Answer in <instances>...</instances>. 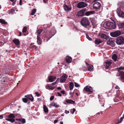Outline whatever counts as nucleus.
Listing matches in <instances>:
<instances>
[{
  "mask_svg": "<svg viewBox=\"0 0 124 124\" xmlns=\"http://www.w3.org/2000/svg\"><path fill=\"white\" fill-rule=\"evenodd\" d=\"M80 23L82 26L85 27H86L90 24L88 18L85 17L82 18Z\"/></svg>",
  "mask_w": 124,
  "mask_h": 124,
  "instance_id": "obj_1",
  "label": "nucleus"
},
{
  "mask_svg": "<svg viewBox=\"0 0 124 124\" xmlns=\"http://www.w3.org/2000/svg\"><path fill=\"white\" fill-rule=\"evenodd\" d=\"M42 30H39L36 32L37 35V42L39 45L41 43V39L40 38V33L42 32Z\"/></svg>",
  "mask_w": 124,
  "mask_h": 124,
  "instance_id": "obj_2",
  "label": "nucleus"
},
{
  "mask_svg": "<svg viewBox=\"0 0 124 124\" xmlns=\"http://www.w3.org/2000/svg\"><path fill=\"white\" fill-rule=\"evenodd\" d=\"M99 36L102 38L106 39L107 40V43L108 44L110 45L111 44V42L110 41V40L109 37L105 34L103 33H100L99 34Z\"/></svg>",
  "mask_w": 124,
  "mask_h": 124,
  "instance_id": "obj_3",
  "label": "nucleus"
},
{
  "mask_svg": "<svg viewBox=\"0 0 124 124\" xmlns=\"http://www.w3.org/2000/svg\"><path fill=\"white\" fill-rule=\"evenodd\" d=\"M121 34V31L119 30H117L110 33V35L111 36L114 37L118 36Z\"/></svg>",
  "mask_w": 124,
  "mask_h": 124,
  "instance_id": "obj_4",
  "label": "nucleus"
},
{
  "mask_svg": "<svg viewBox=\"0 0 124 124\" xmlns=\"http://www.w3.org/2000/svg\"><path fill=\"white\" fill-rule=\"evenodd\" d=\"M124 42V38L122 36H120L117 39L116 42L117 44L120 45L123 44Z\"/></svg>",
  "mask_w": 124,
  "mask_h": 124,
  "instance_id": "obj_5",
  "label": "nucleus"
},
{
  "mask_svg": "<svg viewBox=\"0 0 124 124\" xmlns=\"http://www.w3.org/2000/svg\"><path fill=\"white\" fill-rule=\"evenodd\" d=\"M8 118L6 119V120L13 123L15 121L14 118H15L14 114H10L8 116Z\"/></svg>",
  "mask_w": 124,
  "mask_h": 124,
  "instance_id": "obj_6",
  "label": "nucleus"
},
{
  "mask_svg": "<svg viewBox=\"0 0 124 124\" xmlns=\"http://www.w3.org/2000/svg\"><path fill=\"white\" fill-rule=\"evenodd\" d=\"M87 4L83 2H81L78 3L77 5L78 8H83L86 7Z\"/></svg>",
  "mask_w": 124,
  "mask_h": 124,
  "instance_id": "obj_7",
  "label": "nucleus"
},
{
  "mask_svg": "<svg viewBox=\"0 0 124 124\" xmlns=\"http://www.w3.org/2000/svg\"><path fill=\"white\" fill-rule=\"evenodd\" d=\"M117 12L118 16L122 18L124 17V12L121 11L119 8L117 9Z\"/></svg>",
  "mask_w": 124,
  "mask_h": 124,
  "instance_id": "obj_8",
  "label": "nucleus"
},
{
  "mask_svg": "<svg viewBox=\"0 0 124 124\" xmlns=\"http://www.w3.org/2000/svg\"><path fill=\"white\" fill-rule=\"evenodd\" d=\"M50 36L49 37V38L47 39H46V41H47L50 38L53 36H54L55 33V31L54 28H53L51 31H50Z\"/></svg>",
  "mask_w": 124,
  "mask_h": 124,
  "instance_id": "obj_9",
  "label": "nucleus"
},
{
  "mask_svg": "<svg viewBox=\"0 0 124 124\" xmlns=\"http://www.w3.org/2000/svg\"><path fill=\"white\" fill-rule=\"evenodd\" d=\"M84 90L86 92H92L93 91L92 88L89 86H86L84 88Z\"/></svg>",
  "mask_w": 124,
  "mask_h": 124,
  "instance_id": "obj_10",
  "label": "nucleus"
},
{
  "mask_svg": "<svg viewBox=\"0 0 124 124\" xmlns=\"http://www.w3.org/2000/svg\"><path fill=\"white\" fill-rule=\"evenodd\" d=\"M100 3L97 2H96L93 5V8L95 9L99 8L101 7Z\"/></svg>",
  "mask_w": 124,
  "mask_h": 124,
  "instance_id": "obj_11",
  "label": "nucleus"
},
{
  "mask_svg": "<svg viewBox=\"0 0 124 124\" xmlns=\"http://www.w3.org/2000/svg\"><path fill=\"white\" fill-rule=\"evenodd\" d=\"M109 29H115L116 27V25L115 23L110 22Z\"/></svg>",
  "mask_w": 124,
  "mask_h": 124,
  "instance_id": "obj_12",
  "label": "nucleus"
},
{
  "mask_svg": "<svg viewBox=\"0 0 124 124\" xmlns=\"http://www.w3.org/2000/svg\"><path fill=\"white\" fill-rule=\"evenodd\" d=\"M67 78V76L66 74H63L61 77L60 82L61 83H62L64 82Z\"/></svg>",
  "mask_w": 124,
  "mask_h": 124,
  "instance_id": "obj_13",
  "label": "nucleus"
},
{
  "mask_svg": "<svg viewBox=\"0 0 124 124\" xmlns=\"http://www.w3.org/2000/svg\"><path fill=\"white\" fill-rule=\"evenodd\" d=\"M64 10L66 12L69 11L71 9V7L70 6H68L65 4L64 5Z\"/></svg>",
  "mask_w": 124,
  "mask_h": 124,
  "instance_id": "obj_14",
  "label": "nucleus"
},
{
  "mask_svg": "<svg viewBox=\"0 0 124 124\" xmlns=\"http://www.w3.org/2000/svg\"><path fill=\"white\" fill-rule=\"evenodd\" d=\"M111 61L108 60L106 62V66L105 68L106 69H108L110 67V65L111 63Z\"/></svg>",
  "mask_w": 124,
  "mask_h": 124,
  "instance_id": "obj_15",
  "label": "nucleus"
},
{
  "mask_svg": "<svg viewBox=\"0 0 124 124\" xmlns=\"http://www.w3.org/2000/svg\"><path fill=\"white\" fill-rule=\"evenodd\" d=\"M86 9H84L79 11L77 14V15L78 16H82L84 15L85 12L86 11Z\"/></svg>",
  "mask_w": 124,
  "mask_h": 124,
  "instance_id": "obj_16",
  "label": "nucleus"
},
{
  "mask_svg": "<svg viewBox=\"0 0 124 124\" xmlns=\"http://www.w3.org/2000/svg\"><path fill=\"white\" fill-rule=\"evenodd\" d=\"M48 78L49 81L50 82H52L55 80L56 79V77L53 76H50L48 77Z\"/></svg>",
  "mask_w": 124,
  "mask_h": 124,
  "instance_id": "obj_17",
  "label": "nucleus"
},
{
  "mask_svg": "<svg viewBox=\"0 0 124 124\" xmlns=\"http://www.w3.org/2000/svg\"><path fill=\"white\" fill-rule=\"evenodd\" d=\"M109 22H105L103 24V27L106 29H109Z\"/></svg>",
  "mask_w": 124,
  "mask_h": 124,
  "instance_id": "obj_18",
  "label": "nucleus"
},
{
  "mask_svg": "<svg viewBox=\"0 0 124 124\" xmlns=\"http://www.w3.org/2000/svg\"><path fill=\"white\" fill-rule=\"evenodd\" d=\"M119 76L121 78V81L122 82H124V73L123 71H121L119 74Z\"/></svg>",
  "mask_w": 124,
  "mask_h": 124,
  "instance_id": "obj_19",
  "label": "nucleus"
},
{
  "mask_svg": "<svg viewBox=\"0 0 124 124\" xmlns=\"http://www.w3.org/2000/svg\"><path fill=\"white\" fill-rule=\"evenodd\" d=\"M86 64L87 66L88 70L90 71H92L93 70V67L92 65L89 64L87 62L86 63Z\"/></svg>",
  "mask_w": 124,
  "mask_h": 124,
  "instance_id": "obj_20",
  "label": "nucleus"
},
{
  "mask_svg": "<svg viewBox=\"0 0 124 124\" xmlns=\"http://www.w3.org/2000/svg\"><path fill=\"white\" fill-rule=\"evenodd\" d=\"M49 106L50 108L53 106L56 108H58L59 107L58 105H57V103H56L54 102L51 103L49 105Z\"/></svg>",
  "mask_w": 124,
  "mask_h": 124,
  "instance_id": "obj_21",
  "label": "nucleus"
},
{
  "mask_svg": "<svg viewBox=\"0 0 124 124\" xmlns=\"http://www.w3.org/2000/svg\"><path fill=\"white\" fill-rule=\"evenodd\" d=\"M95 13V12L94 11H88L86 12L85 15L87 16H88Z\"/></svg>",
  "mask_w": 124,
  "mask_h": 124,
  "instance_id": "obj_22",
  "label": "nucleus"
},
{
  "mask_svg": "<svg viewBox=\"0 0 124 124\" xmlns=\"http://www.w3.org/2000/svg\"><path fill=\"white\" fill-rule=\"evenodd\" d=\"M66 62L68 63H70L72 61V58L69 56H67L66 57Z\"/></svg>",
  "mask_w": 124,
  "mask_h": 124,
  "instance_id": "obj_23",
  "label": "nucleus"
},
{
  "mask_svg": "<svg viewBox=\"0 0 124 124\" xmlns=\"http://www.w3.org/2000/svg\"><path fill=\"white\" fill-rule=\"evenodd\" d=\"M25 97H26L28 99L30 100L31 101H33V98L31 94L27 96L25 95Z\"/></svg>",
  "mask_w": 124,
  "mask_h": 124,
  "instance_id": "obj_24",
  "label": "nucleus"
},
{
  "mask_svg": "<svg viewBox=\"0 0 124 124\" xmlns=\"http://www.w3.org/2000/svg\"><path fill=\"white\" fill-rule=\"evenodd\" d=\"M118 5L119 6V8H122L124 7V1H122L119 2L118 3Z\"/></svg>",
  "mask_w": 124,
  "mask_h": 124,
  "instance_id": "obj_25",
  "label": "nucleus"
},
{
  "mask_svg": "<svg viewBox=\"0 0 124 124\" xmlns=\"http://www.w3.org/2000/svg\"><path fill=\"white\" fill-rule=\"evenodd\" d=\"M46 87L47 89L52 90L55 88V87L54 86H52L49 85H47L46 86Z\"/></svg>",
  "mask_w": 124,
  "mask_h": 124,
  "instance_id": "obj_26",
  "label": "nucleus"
},
{
  "mask_svg": "<svg viewBox=\"0 0 124 124\" xmlns=\"http://www.w3.org/2000/svg\"><path fill=\"white\" fill-rule=\"evenodd\" d=\"M69 83V90L71 91L72 90L74 86V84L72 82H70Z\"/></svg>",
  "mask_w": 124,
  "mask_h": 124,
  "instance_id": "obj_27",
  "label": "nucleus"
},
{
  "mask_svg": "<svg viewBox=\"0 0 124 124\" xmlns=\"http://www.w3.org/2000/svg\"><path fill=\"white\" fill-rule=\"evenodd\" d=\"M16 120H18L21 121L23 123H24L26 122V121L23 118H19V119H16Z\"/></svg>",
  "mask_w": 124,
  "mask_h": 124,
  "instance_id": "obj_28",
  "label": "nucleus"
},
{
  "mask_svg": "<svg viewBox=\"0 0 124 124\" xmlns=\"http://www.w3.org/2000/svg\"><path fill=\"white\" fill-rule=\"evenodd\" d=\"M117 58V56L115 54H113L112 56V59L115 62H116V61Z\"/></svg>",
  "mask_w": 124,
  "mask_h": 124,
  "instance_id": "obj_29",
  "label": "nucleus"
},
{
  "mask_svg": "<svg viewBox=\"0 0 124 124\" xmlns=\"http://www.w3.org/2000/svg\"><path fill=\"white\" fill-rule=\"evenodd\" d=\"M101 42V40L98 39H96L95 40V43L97 45H98Z\"/></svg>",
  "mask_w": 124,
  "mask_h": 124,
  "instance_id": "obj_30",
  "label": "nucleus"
},
{
  "mask_svg": "<svg viewBox=\"0 0 124 124\" xmlns=\"http://www.w3.org/2000/svg\"><path fill=\"white\" fill-rule=\"evenodd\" d=\"M13 42L16 45H18L20 44L19 41L17 39H16L13 40Z\"/></svg>",
  "mask_w": 124,
  "mask_h": 124,
  "instance_id": "obj_31",
  "label": "nucleus"
},
{
  "mask_svg": "<svg viewBox=\"0 0 124 124\" xmlns=\"http://www.w3.org/2000/svg\"><path fill=\"white\" fill-rule=\"evenodd\" d=\"M0 23L4 24H6L7 23V22H5L4 20L2 19H0Z\"/></svg>",
  "mask_w": 124,
  "mask_h": 124,
  "instance_id": "obj_32",
  "label": "nucleus"
},
{
  "mask_svg": "<svg viewBox=\"0 0 124 124\" xmlns=\"http://www.w3.org/2000/svg\"><path fill=\"white\" fill-rule=\"evenodd\" d=\"M66 102L68 103L71 104H73L75 102L74 101L71 100H67L66 101Z\"/></svg>",
  "mask_w": 124,
  "mask_h": 124,
  "instance_id": "obj_33",
  "label": "nucleus"
},
{
  "mask_svg": "<svg viewBox=\"0 0 124 124\" xmlns=\"http://www.w3.org/2000/svg\"><path fill=\"white\" fill-rule=\"evenodd\" d=\"M43 109L45 112H48V108L44 105L43 106Z\"/></svg>",
  "mask_w": 124,
  "mask_h": 124,
  "instance_id": "obj_34",
  "label": "nucleus"
},
{
  "mask_svg": "<svg viewBox=\"0 0 124 124\" xmlns=\"http://www.w3.org/2000/svg\"><path fill=\"white\" fill-rule=\"evenodd\" d=\"M36 11V9L34 8L32 10L31 15H33L35 13Z\"/></svg>",
  "mask_w": 124,
  "mask_h": 124,
  "instance_id": "obj_35",
  "label": "nucleus"
},
{
  "mask_svg": "<svg viewBox=\"0 0 124 124\" xmlns=\"http://www.w3.org/2000/svg\"><path fill=\"white\" fill-rule=\"evenodd\" d=\"M90 20L93 25H94L96 23L95 21L93 18L90 19Z\"/></svg>",
  "mask_w": 124,
  "mask_h": 124,
  "instance_id": "obj_36",
  "label": "nucleus"
},
{
  "mask_svg": "<svg viewBox=\"0 0 124 124\" xmlns=\"http://www.w3.org/2000/svg\"><path fill=\"white\" fill-rule=\"evenodd\" d=\"M27 31V27L26 26L24 27L23 28L22 31L23 32H25Z\"/></svg>",
  "mask_w": 124,
  "mask_h": 124,
  "instance_id": "obj_37",
  "label": "nucleus"
},
{
  "mask_svg": "<svg viewBox=\"0 0 124 124\" xmlns=\"http://www.w3.org/2000/svg\"><path fill=\"white\" fill-rule=\"evenodd\" d=\"M75 86L76 87H80V85L76 82L74 83Z\"/></svg>",
  "mask_w": 124,
  "mask_h": 124,
  "instance_id": "obj_38",
  "label": "nucleus"
},
{
  "mask_svg": "<svg viewBox=\"0 0 124 124\" xmlns=\"http://www.w3.org/2000/svg\"><path fill=\"white\" fill-rule=\"evenodd\" d=\"M23 102L25 103H26L28 101V99L26 98H23Z\"/></svg>",
  "mask_w": 124,
  "mask_h": 124,
  "instance_id": "obj_39",
  "label": "nucleus"
},
{
  "mask_svg": "<svg viewBox=\"0 0 124 124\" xmlns=\"http://www.w3.org/2000/svg\"><path fill=\"white\" fill-rule=\"evenodd\" d=\"M12 2V4L13 5H14L15 4L16 1V0H10Z\"/></svg>",
  "mask_w": 124,
  "mask_h": 124,
  "instance_id": "obj_40",
  "label": "nucleus"
},
{
  "mask_svg": "<svg viewBox=\"0 0 124 124\" xmlns=\"http://www.w3.org/2000/svg\"><path fill=\"white\" fill-rule=\"evenodd\" d=\"M124 70V68L123 67H120L117 69V70L119 71L120 70Z\"/></svg>",
  "mask_w": 124,
  "mask_h": 124,
  "instance_id": "obj_41",
  "label": "nucleus"
},
{
  "mask_svg": "<svg viewBox=\"0 0 124 124\" xmlns=\"http://www.w3.org/2000/svg\"><path fill=\"white\" fill-rule=\"evenodd\" d=\"M15 10L14 9H12L9 11V12L10 13H14Z\"/></svg>",
  "mask_w": 124,
  "mask_h": 124,
  "instance_id": "obj_42",
  "label": "nucleus"
},
{
  "mask_svg": "<svg viewBox=\"0 0 124 124\" xmlns=\"http://www.w3.org/2000/svg\"><path fill=\"white\" fill-rule=\"evenodd\" d=\"M86 38L89 40H91V39L89 37L88 35L87 34H86Z\"/></svg>",
  "mask_w": 124,
  "mask_h": 124,
  "instance_id": "obj_43",
  "label": "nucleus"
},
{
  "mask_svg": "<svg viewBox=\"0 0 124 124\" xmlns=\"http://www.w3.org/2000/svg\"><path fill=\"white\" fill-rule=\"evenodd\" d=\"M58 78H57V80H56L55 82L52 83V85H55L58 82H57V80H58ZM58 79H59V78H58Z\"/></svg>",
  "mask_w": 124,
  "mask_h": 124,
  "instance_id": "obj_44",
  "label": "nucleus"
},
{
  "mask_svg": "<svg viewBox=\"0 0 124 124\" xmlns=\"http://www.w3.org/2000/svg\"><path fill=\"white\" fill-rule=\"evenodd\" d=\"M76 111V109L75 108H73V109L72 111H71L70 112L72 113V114H73Z\"/></svg>",
  "mask_w": 124,
  "mask_h": 124,
  "instance_id": "obj_45",
  "label": "nucleus"
},
{
  "mask_svg": "<svg viewBox=\"0 0 124 124\" xmlns=\"http://www.w3.org/2000/svg\"><path fill=\"white\" fill-rule=\"evenodd\" d=\"M35 93L37 97H39L40 95L39 93L37 92H35Z\"/></svg>",
  "mask_w": 124,
  "mask_h": 124,
  "instance_id": "obj_46",
  "label": "nucleus"
},
{
  "mask_svg": "<svg viewBox=\"0 0 124 124\" xmlns=\"http://www.w3.org/2000/svg\"><path fill=\"white\" fill-rule=\"evenodd\" d=\"M61 93L63 94H65V91L64 90H62L61 91Z\"/></svg>",
  "mask_w": 124,
  "mask_h": 124,
  "instance_id": "obj_47",
  "label": "nucleus"
},
{
  "mask_svg": "<svg viewBox=\"0 0 124 124\" xmlns=\"http://www.w3.org/2000/svg\"><path fill=\"white\" fill-rule=\"evenodd\" d=\"M54 99V96H53L51 97L50 98V101H52Z\"/></svg>",
  "mask_w": 124,
  "mask_h": 124,
  "instance_id": "obj_48",
  "label": "nucleus"
},
{
  "mask_svg": "<svg viewBox=\"0 0 124 124\" xmlns=\"http://www.w3.org/2000/svg\"><path fill=\"white\" fill-rule=\"evenodd\" d=\"M32 48H33L36 49L37 48V47L35 45H33L32 46Z\"/></svg>",
  "mask_w": 124,
  "mask_h": 124,
  "instance_id": "obj_49",
  "label": "nucleus"
},
{
  "mask_svg": "<svg viewBox=\"0 0 124 124\" xmlns=\"http://www.w3.org/2000/svg\"><path fill=\"white\" fill-rule=\"evenodd\" d=\"M3 115H0V119H3Z\"/></svg>",
  "mask_w": 124,
  "mask_h": 124,
  "instance_id": "obj_50",
  "label": "nucleus"
},
{
  "mask_svg": "<svg viewBox=\"0 0 124 124\" xmlns=\"http://www.w3.org/2000/svg\"><path fill=\"white\" fill-rule=\"evenodd\" d=\"M57 94L58 96H62V94L59 93L58 92L57 93Z\"/></svg>",
  "mask_w": 124,
  "mask_h": 124,
  "instance_id": "obj_51",
  "label": "nucleus"
},
{
  "mask_svg": "<svg viewBox=\"0 0 124 124\" xmlns=\"http://www.w3.org/2000/svg\"><path fill=\"white\" fill-rule=\"evenodd\" d=\"M65 113L66 114H68L69 113V111H67V110H65Z\"/></svg>",
  "mask_w": 124,
  "mask_h": 124,
  "instance_id": "obj_52",
  "label": "nucleus"
},
{
  "mask_svg": "<svg viewBox=\"0 0 124 124\" xmlns=\"http://www.w3.org/2000/svg\"><path fill=\"white\" fill-rule=\"evenodd\" d=\"M115 89H119L120 88L119 87V86H116L115 87Z\"/></svg>",
  "mask_w": 124,
  "mask_h": 124,
  "instance_id": "obj_53",
  "label": "nucleus"
},
{
  "mask_svg": "<svg viewBox=\"0 0 124 124\" xmlns=\"http://www.w3.org/2000/svg\"><path fill=\"white\" fill-rule=\"evenodd\" d=\"M83 68V70L84 71H85L87 70V69L86 68H85V67H84Z\"/></svg>",
  "mask_w": 124,
  "mask_h": 124,
  "instance_id": "obj_54",
  "label": "nucleus"
},
{
  "mask_svg": "<svg viewBox=\"0 0 124 124\" xmlns=\"http://www.w3.org/2000/svg\"><path fill=\"white\" fill-rule=\"evenodd\" d=\"M123 117H121V118H120V120L121 121H120V122L119 123H120V122H121L123 120Z\"/></svg>",
  "mask_w": 124,
  "mask_h": 124,
  "instance_id": "obj_55",
  "label": "nucleus"
},
{
  "mask_svg": "<svg viewBox=\"0 0 124 124\" xmlns=\"http://www.w3.org/2000/svg\"><path fill=\"white\" fill-rule=\"evenodd\" d=\"M22 0H20L19 3H20V5H21L22 4Z\"/></svg>",
  "mask_w": 124,
  "mask_h": 124,
  "instance_id": "obj_56",
  "label": "nucleus"
},
{
  "mask_svg": "<svg viewBox=\"0 0 124 124\" xmlns=\"http://www.w3.org/2000/svg\"><path fill=\"white\" fill-rule=\"evenodd\" d=\"M57 120H55L54 121V124L56 123L57 122Z\"/></svg>",
  "mask_w": 124,
  "mask_h": 124,
  "instance_id": "obj_57",
  "label": "nucleus"
},
{
  "mask_svg": "<svg viewBox=\"0 0 124 124\" xmlns=\"http://www.w3.org/2000/svg\"><path fill=\"white\" fill-rule=\"evenodd\" d=\"M57 89L58 90H60V89H61V87H59L57 88Z\"/></svg>",
  "mask_w": 124,
  "mask_h": 124,
  "instance_id": "obj_58",
  "label": "nucleus"
},
{
  "mask_svg": "<svg viewBox=\"0 0 124 124\" xmlns=\"http://www.w3.org/2000/svg\"><path fill=\"white\" fill-rule=\"evenodd\" d=\"M60 124H63V122L62 121H60Z\"/></svg>",
  "mask_w": 124,
  "mask_h": 124,
  "instance_id": "obj_59",
  "label": "nucleus"
},
{
  "mask_svg": "<svg viewBox=\"0 0 124 124\" xmlns=\"http://www.w3.org/2000/svg\"><path fill=\"white\" fill-rule=\"evenodd\" d=\"M22 35V33L21 32H20L19 33V36H21Z\"/></svg>",
  "mask_w": 124,
  "mask_h": 124,
  "instance_id": "obj_60",
  "label": "nucleus"
},
{
  "mask_svg": "<svg viewBox=\"0 0 124 124\" xmlns=\"http://www.w3.org/2000/svg\"><path fill=\"white\" fill-rule=\"evenodd\" d=\"M120 93H122V91H120Z\"/></svg>",
  "mask_w": 124,
  "mask_h": 124,
  "instance_id": "obj_61",
  "label": "nucleus"
},
{
  "mask_svg": "<svg viewBox=\"0 0 124 124\" xmlns=\"http://www.w3.org/2000/svg\"><path fill=\"white\" fill-rule=\"evenodd\" d=\"M59 64V62H58V63H57V64Z\"/></svg>",
  "mask_w": 124,
  "mask_h": 124,
  "instance_id": "obj_62",
  "label": "nucleus"
},
{
  "mask_svg": "<svg viewBox=\"0 0 124 124\" xmlns=\"http://www.w3.org/2000/svg\"><path fill=\"white\" fill-rule=\"evenodd\" d=\"M71 93H72L71 92H70V94Z\"/></svg>",
  "mask_w": 124,
  "mask_h": 124,
  "instance_id": "obj_63",
  "label": "nucleus"
},
{
  "mask_svg": "<svg viewBox=\"0 0 124 124\" xmlns=\"http://www.w3.org/2000/svg\"><path fill=\"white\" fill-rule=\"evenodd\" d=\"M18 116H20V115L19 114H18Z\"/></svg>",
  "mask_w": 124,
  "mask_h": 124,
  "instance_id": "obj_64",
  "label": "nucleus"
}]
</instances>
